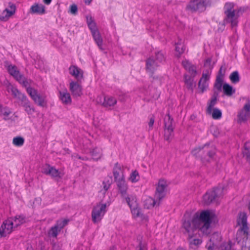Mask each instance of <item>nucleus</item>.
Wrapping results in <instances>:
<instances>
[{
  "mask_svg": "<svg viewBox=\"0 0 250 250\" xmlns=\"http://www.w3.org/2000/svg\"><path fill=\"white\" fill-rule=\"evenodd\" d=\"M214 216V213L209 210L197 212L191 218H187L185 216V220L182 226L184 229L183 231L188 237L191 247L197 246L201 244V239L195 238L197 232L198 230H200L203 233L207 234L211 220Z\"/></svg>",
  "mask_w": 250,
  "mask_h": 250,
  "instance_id": "f257e3e1",
  "label": "nucleus"
},
{
  "mask_svg": "<svg viewBox=\"0 0 250 250\" xmlns=\"http://www.w3.org/2000/svg\"><path fill=\"white\" fill-rule=\"evenodd\" d=\"M124 198L129 206L133 217L139 221L143 223L146 222L148 220V217L142 213L141 210L138 206L136 197L133 195H126Z\"/></svg>",
  "mask_w": 250,
  "mask_h": 250,
  "instance_id": "f03ea898",
  "label": "nucleus"
},
{
  "mask_svg": "<svg viewBox=\"0 0 250 250\" xmlns=\"http://www.w3.org/2000/svg\"><path fill=\"white\" fill-rule=\"evenodd\" d=\"M204 66L207 68V70L203 71L202 77L198 83L199 89L202 93L207 91L208 87L211 69L213 67V64L211 63L210 59H208L206 61Z\"/></svg>",
  "mask_w": 250,
  "mask_h": 250,
  "instance_id": "7ed1b4c3",
  "label": "nucleus"
},
{
  "mask_svg": "<svg viewBox=\"0 0 250 250\" xmlns=\"http://www.w3.org/2000/svg\"><path fill=\"white\" fill-rule=\"evenodd\" d=\"M182 64L187 70V72L185 75V83L188 86H191L193 84L195 83L194 78L197 74L196 67L191 65L187 60L183 61Z\"/></svg>",
  "mask_w": 250,
  "mask_h": 250,
  "instance_id": "20e7f679",
  "label": "nucleus"
},
{
  "mask_svg": "<svg viewBox=\"0 0 250 250\" xmlns=\"http://www.w3.org/2000/svg\"><path fill=\"white\" fill-rule=\"evenodd\" d=\"M7 69L9 74L23 86L27 87L30 85L31 80L26 79L23 75L21 74L15 65H9Z\"/></svg>",
  "mask_w": 250,
  "mask_h": 250,
  "instance_id": "39448f33",
  "label": "nucleus"
},
{
  "mask_svg": "<svg viewBox=\"0 0 250 250\" xmlns=\"http://www.w3.org/2000/svg\"><path fill=\"white\" fill-rule=\"evenodd\" d=\"M25 87L27 93L35 104L42 107L46 105L47 101L45 95L39 93L36 89L30 87V85Z\"/></svg>",
  "mask_w": 250,
  "mask_h": 250,
  "instance_id": "423d86ee",
  "label": "nucleus"
},
{
  "mask_svg": "<svg viewBox=\"0 0 250 250\" xmlns=\"http://www.w3.org/2000/svg\"><path fill=\"white\" fill-rule=\"evenodd\" d=\"M106 207L105 204H99L93 208L91 217L92 220L94 223H97L102 220L106 211Z\"/></svg>",
  "mask_w": 250,
  "mask_h": 250,
  "instance_id": "0eeeda50",
  "label": "nucleus"
},
{
  "mask_svg": "<svg viewBox=\"0 0 250 250\" xmlns=\"http://www.w3.org/2000/svg\"><path fill=\"white\" fill-rule=\"evenodd\" d=\"M15 229L14 221L12 218H9L3 222L0 227V235L1 237L6 236Z\"/></svg>",
  "mask_w": 250,
  "mask_h": 250,
  "instance_id": "6e6552de",
  "label": "nucleus"
},
{
  "mask_svg": "<svg viewBox=\"0 0 250 250\" xmlns=\"http://www.w3.org/2000/svg\"><path fill=\"white\" fill-rule=\"evenodd\" d=\"M167 185V182L166 180L164 179L159 180L155 194V197L157 199L161 200L165 196L166 190Z\"/></svg>",
  "mask_w": 250,
  "mask_h": 250,
  "instance_id": "1a4fd4ad",
  "label": "nucleus"
},
{
  "mask_svg": "<svg viewBox=\"0 0 250 250\" xmlns=\"http://www.w3.org/2000/svg\"><path fill=\"white\" fill-rule=\"evenodd\" d=\"M164 60V56L161 52H158L156 55V59L149 58L146 62V68L150 71L154 70L160 63Z\"/></svg>",
  "mask_w": 250,
  "mask_h": 250,
  "instance_id": "9d476101",
  "label": "nucleus"
},
{
  "mask_svg": "<svg viewBox=\"0 0 250 250\" xmlns=\"http://www.w3.org/2000/svg\"><path fill=\"white\" fill-rule=\"evenodd\" d=\"M237 224L241 227L240 232H243L244 234L248 233L249 228L247 224V216L244 212H240L237 218Z\"/></svg>",
  "mask_w": 250,
  "mask_h": 250,
  "instance_id": "9b49d317",
  "label": "nucleus"
},
{
  "mask_svg": "<svg viewBox=\"0 0 250 250\" xmlns=\"http://www.w3.org/2000/svg\"><path fill=\"white\" fill-rule=\"evenodd\" d=\"M42 173L51 176L53 178H61L64 175L63 173L56 169L53 167L48 165L43 166L42 169Z\"/></svg>",
  "mask_w": 250,
  "mask_h": 250,
  "instance_id": "f8f14e48",
  "label": "nucleus"
},
{
  "mask_svg": "<svg viewBox=\"0 0 250 250\" xmlns=\"http://www.w3.org/2000/svg\"><path fill=\"white\" fill-rule=\"evenodd\" d=\"M3 85L5 86L7 92L8 93H11L14 98L21 100L25 96L24 94L20 92L17 87L12 85L8 81H4Z\"/></svg>",
  "mask_w": 250,
  "mask_h": 250,
  "instance_id": "ddd939ff",
  "label": "nucleus"
},
{
  "mask_svg": "<svg viewBox=\"0 0 250 250\" xmlns=\"http://www.w3.org/2000/svg\"><path fill=\"white\" fill-rule=\"evenodd\" d=\"M8 6L10 9L6 8L0 15V20L2 21H7L16 12V7L15 4L9 2Z\"/></svg>",
  "mask_w": 250,
  "mask_h": 250,
  "instance_id": "4468645a",
  "label": "nucleus"
},
{
  "mask_svg": "<svg viewBox=\"0 0 250 250\" xmlns=\"http://www.w3.org/2000/svg\"><path fill=\"white\" fill-rule=\"evenodd\" d=\"M165 138L167 140H169L172 137L173 135V127L172 124V119L169 115H167L165 117Z\"/></svg>",
  "mask_w": 250,
  "mask_h": 250,
  "instance_id": "2eb2a0df",
  "label": "nucleus"
},
{
  "mask_svg": "<svg viewBox=\"0 0 250 250\" xmlns=\"http://www.w3.org/2000/svg\"><path fill=\"white\" fill-rule=\"evenodd\" d=\"M79 82L71 81L69 83V90L75 97H80L83 94L82 88Z\"/></svg>",
  "mask_w": 250,
  "mask_h": 250,
  "instance_id": "dca6fc26",
  "label": "nucleus"
},
{
  "mask_svg": "<svg viewBox=\"0 0 250 250\" xmlns=\"http://www.w3.org/2000/svg\"><path fill=\"white\" fill-rule=\"evenodd\" d=\"M69 72L78 82L83 79V71L75 65H71L69 68Z\"/></svg>",
  "mask_w": 250,
  "mask_h": 250,
  "instance_id": "f3484780",
  "label": "nucleus"
},
{
  "mask_svg": "<svg viewBox=\"0 0 250 250\" xmlns=\"http://www.w3.org/2000/svg\"><path fill=\"white\" fill-rule=\"evenodd\" d=\"M238 11L232 14L226 15V18L224 22L226 23L230 24L232 27L237 26L238 23V19L239 15H238Z\"/></svg>",
  "mask_w": 250,
  "mask_h": 250,
  "instance_id": "a211bd4d",
  "label": "nucleus"
},
{
  "mask_svg": "<svg viewBox=\"0 0 250 250\" xmlns=\"http://www.w3.org/2000/svg\"><path fill=\"white\" fill-rule=\"evenodd\" d=\"M30 12L32 14L43 15L45 13V7L42 4L35 3L31 6Z\"/></svg>",
  "mask_w": 250,
  "mask_h": 250,
  "instance_id": "6ab92c4d",
  "label": "nucleus"
},
{
  "mask_svg": "<svg viewBox=\"0 0 250 250\" xmlns=\"http://www.w3.org/2000/svg\"><path fill=\"white\" fill-rule=\"evenodd\" d=\"M124 167L117 164L113 169V175L116 181L125 178L124 174Z\"/></svg>",
  "mask_w": 250,
  "mask_h": 250,
  "instance_id": "aec40b11",
  "label": "nucleus"
},
{
  "mask_svg": "<svg viewBox=\"0 0 250 250\" xmlns=\"http://www.w3.org/2000/svg\"><path fill=\"white\" fill-rule=\"evenodd\" d=\"M21 101V105L24 107V110L28 115H32L35 112V108L31 104L26 96Z\"/></svg>",
  "mask_w": 250,
  "mask_h": 250,
  "instance_id": "412c9836",
  "label": "nucleus"
},
{
  "mask_svg": "<svg viewBox=\"0 0 250 250\" xmlns=\"http://www.w3.org/2000/svg\"><path fill=\"white\" fill-rule=\"evenodd\" d=\"M221 239L220 234L218 233H214L210 238V242L207 244V247L208 250H213L217 247V241Z\"/></svg>",
  "mask_w": 250,
  "mask_h": 250,
  "instance_id": "4be33fe9",
  "label": "nucleus"
},
{
  "mask_svg": "<svg viewBox=\"0 0 250 250\" xmlns=\"http://www.w3.org/2000/svg\"><path fill=\"white\" fill-rule=\"evenodd\" d=\"M60 99L62 102L66 105L70 104L71 103V98L70 94L66 89L59 92Z\"/></svg>",
  "mask_w": 250,
  "mask_h": 250,
  "instance_id": "5701e85b",
  "label": "nucleus"
},
{
  "mask_svg": "<svg viewBox=\"0 0 250 250\" xmlns=\"http://www.w3.org/2000/svg\"><path fill=\"white\" fill-rule=\"evenodd\" d=\"M119 189L123 197L126 196V192L128 189V185L125 178L116 181Z\"/></svg>",
  "mask_w": 250,
  "mask_h": 250,
  "instance_id": "b1692460",
  "label": "nucleus"
},
{
  "mask_svg": "<svg viewBox=\"0 0 250 250\" xmlns=\"http://www.w3.org/2000/svg\"><path fill=\"white\" fill-rule=\"evenodd\" d=\"M215 198V192L213 190H208L203 195V201L206 204H209Z\"/></svg>",
  "mask_w": 250,
  "mask_h": 250,
  "instance_id": "393cba45",
  "label": "nucleus"
},
{
  "mask_svg": "<svg viewBox=\"0 0 250 250\" xmlns=\"http://www.w3.org/2000/svg\"><path fill=\"white\" fill-rule=\"evenodd\" d=\"M140 176L136 170H132L128 177V181L131 183H136L139 181Z\"/></svg>",
  "mask_w": 250,
  "mask_h": 250,
  "instance_id": "a878e982",
  "label": "nucleus"
},
{
  "mask_svg": "<svg viewBox=\"0 0 250 250\" xmlns=\"http://www.w3.org/2000/svg\"><path fill=\"white\" fill-rule=\"evenodd\" d=\"M156 202L154 199L149 196L146 197L143 200L144 206L145 208L149 209L152 208Z\"/></svg>",
  "mask_w": 250,
  "mask_h": 250,
  "instance_id": "bb28decb",
  "label": "nucleus"
},
{
  "mask_svg": "<svg viewBox=\"0 0 250 250\" xmlns=\"http://www.w3.org/2000/svg\"><path fill=\"white\" fill-rule=\"evenodd\" d=\"M185 50V47L183 41L180 40L175 44V54L179 56Z\"/></svg>",
  "mask_w": 250,
  "mask_h": 250,
  "instance_id": "cd10ccee",
  "label": "nucleus"
},
{
  "mask_svg": "<svg viewBox=\"0 0 250 250\" xmlns=\"http://www.w3.org/2000/svg\"><path fill=\"white\" fill-rule=\"evenodd\" d=\"M189 6L194 10L202 11L205 9L204 4L201 1H194L193 2H191L189 4Z\"/></svg>",
  "mask_w": 250,
  "mask_h": 250,
  "instance_id": "c85d7f7f",
  "label": "nucleus"
},
{
  "mask_svg": "<svg viewBox=\"0 0 250 250\" xmlns=\"http://www.w3.org/2000/svg\"><path fill=\"white\" fill-rule=\"evenodd\" d=\"M223 90L224 94L228 96H231L235 92V89L228 83L223 84Z\"/></svg>",
  "mask_w": 250,
  "mask_h": 250,
  "instance_id": "c756f323",
  "label": "nucleus"
},
{
  "mask_svg": "<svg viewBox=\"0 0 250 250\" xmlns=\"http://www.w3.org/2000/svg\"><path fill=\"white\" fill-rule=\"evenodd\" d=\"M250 117V114L242 109L238 113V120L239 122L247 121Z\"/></svg>",
  "mask_w": 250,
  "mask_h": 250,
  "instance_id": "7c9ffc66",
  "label": "nucleus"
},
{
  "mask_svg": "<svg viewBox=\"0 0 250 250\" xmlns=\"http://www.w3.org/2000/svg\"><path fill=\"white\" fill-rule=\"evenodd\" d=\"M224 9L226 15L237 12L234 8V4L231 2L227 3L225 5Z\"/></svg>",
  "mask_w": 250,
  "mask_h": 250,
  "instance_id": "2f4dec72",
  "label": "nucleus"
},
{
  "mask_svg": "<svg viewBox=\"0 0 250 250\" xmlns=\"http://www.w3.org/2000/svg\"><path fill=\"white\" fill-rule=\"evenodd\" d=\"M12 218L13 219L15 229L25 222V217L21 215H17L14 218Z\"/></svg>",
  "mask_w": 250,
  "mask_h": 250,
  "instance_id": "473e14b6",
  "label": "nucleus"
},
{
  "mask_svg": "<svg viewBox=\"0 0 250 250\" xmlns=\"http://www.w3.org/2000/svg\"><path fill=\"white\" fill-rule=\"evenodd\" d=\"M0 113L3 116V119L7 120L10 119L9 116L12 113V112L9 108L6 107H2L0 104Z\"/></svg>",
  "mask_w": 250,
  "mask_h": 250,
  "instance_id": "72a5a7b5",
  "label": "nucleus"
},
{
  "mask_svg": "<svg viewBox=\"0 0 250 250\" xmlns=\"http://www.w3.org/2000/svg\"><path fill=\"white\" fill-rule=\"evenodd\" d=\"M208 114L211 115L214 119H219L222 117V112L218 108H214L207 111Z\"/></svg>",
  "mask_w": 250,
  "mask_h": 250,
  "instance_id": "f704fd0d",
  "label": "nucleus"
},
{
  "mask_svg": "<svg viewBox=\"0 0 250 250\" xmlns=\"http://www.w3.org/2000/svg\"><path fill=\"white\" fill-rule=\"evenodd\" d=\"M213 190L215 192V197H220L227 193V188L224 187H219Z\"/></svg>",
  "mask_w": 250,
  "mask_h": 250,
  "instance_id": "c9c22d12",
  "label": "nucleus"
},
{
  "mask_svg": "<svg viewBox=\"0 0 250 250\" xmlns=\"http://www.w3.org/2000/svg\"><path fill=\"white\" fill-rule=\"evenodd\" d=\"M92 34L97 45L99 46V47L101 48V45L102 43V39L99 33V32L98 30H97L96 31L92 32Z\"/></svg>",
  "mask_w": 250,
  "mask_h": 250,
  "instance_id": "e433bc0d",
  "label": "nucleus"
},
{
  "mask_svg": "<svg viewBox=\"0 0 250 250\" xmlns=\"http://www.w3.org/2000/svg\"><path fill=\"white\" fill-rule=\"evenodd\" d=\"M222 69V68H220L219 74L217 77L215 83V87L217 89H220L222 85L223 75L221 73Z\"/></svg>",
  "mask_w": 250,
  "mask_h": 250,
  "instance_id": "4c0bfd02",
  "label": "nucleus"
},
{
  "mask_svg": "<svg viewBox=\"0 0 250 250\" xmlns=\"http://www.w3.org/2000/svg\"><path fill=\"white\" fill-rule=\"evenodd\" d=\"M60 232L59 229L54 226L50 229L48 234L50 237L56 238Z\"/></svg>",
  "mask_w": 250,
  "mask_h": 250,
  "instance_id": "58836bf2",
  "label": "nucleus"
},
{
  "mask_svg": "<svg viewBox=\"0 0 250 250\" xmlns=\"http://www.w3.org/2000/svg\"><path fill=\"white\" fill-rule=\"evenodd\" d=\"M67 220H60L57 221L55 226L61 231L62 229L67 224Z\"/></svg>",
  "mask_w": 250,
  "mask_h": 250,
  "instance_id": "ea45409f",
  "label": "nucleus"
},
{
  "mask_svg": "<svg viewBox=\"0 0 250 250\" xmlns=\"http://www.w3.org/2000/svg\"><path fill=\"white\" fill-rule=\"evenodd\" d=\"M231 82L233 83H236L239 82L240 78L238 72H233L229 76Z\"/></svg>",
  "mask_w": 250,
  "mask_h": 250,
  "instance_id": "a19ab883",
  "label": "nucleus"
},
{
  "mask_svg": "<svg viewBox=\"0 0 250 250\" xmlns=\"http://www.w3.org/2000/svg\"><path fill=\"white\" fill-rule=\"evenodd\" d=\"M101 150L100 148H95L91 152L92 158L94 160H97L101 156Z\"/></svg>",
  "mask_w": 250,
  "mask_h": 250,
  "instance_id": "79ce46f5",
  "label": "nucleus"
},
{
  "mask_svg": "<svg viewBox=\"0 0 250 250\" xmlns=\"http://www.w3.org/2000/svg\"><path fill=\"white\" fill-rule=\"evenodd\" d=\"M24 140L21 137H16L13 139V144L17 146H21L24 144Z\"/></svg>",
  "mask_w": 250,
  "mask_h": 250,
  "instance_id": "37998d69",
  "label": "nucleus"
},
{
  "mask_svg": "<svg viewBox=\"0 0 250 250\" xmlns=\"http://www.w3.org/2000/svg\"><path fill=\"white\" fill-rule=\"evenodd\" d=\"M244 154L247 157L248 160L250 162V142H247L245 144Z\"/></svg>",
  "mask_w": 250,
  "mask_h": 250,
  "instance_id": "c03bdc74",
  "label": "nucleus"
},
{
  "mask_svg": "<svg viewBox=\"0 0 250 250\" xmlns=\"http://www.w3.org/2000/svg\"><path fill=\"white\" fill-rule=\"evenodd\" d=\"M217 99L216 98L214 97H212L210 101L208 103V106L207 108V111L214 109V106L216 104Z\"/></svg>",
  "mask_w": 250,
  "mask_h": 250,
  "instance_id": "a18cd8bd",
  "label": "nucleus"
},
{
  "mask_svg": "<svg viewBox=\"0 0 250 250\" xmlns=\"http://www.w3.org/2000/svg\"><path fill=\"white\" fill-rule=\"evenodd\" d=\"M78 11V8L76 4H72L70 6L69 12L73 15H76Z\"/></svg>",
  "mask_w": 250,
  "mask_h": 250,
  "instance_id": "49530a36",
  "label": "nucleus"
},
{
  "mask_svg": "<svg viewBox=\"0 0 250 250\" xmlns=\"http://www.w3.org/2000/svg\"><path fill=\"white\" fill-rule=\"evenodd\" d=\"M244 110H245L246 112H248L250 114V100L248 99L247 100L246 103L244 105V107L243 108Z\"/></svg>",
  "mask_w": 250,
  "mask_h": 250,
  "instance_id": "de8ad7c7",
  "label": "nucleus"
},
{
  "mask_svg": "<svg viewBox=\"0 0 250 250\" xmlns=\"http://www.w3.org/2000/svg\"><path fill=\"white\" fill-rule=\"evenodd\" d=\"M88 26L90 30H91V33L98 30L95 22H94L93 23H89Z\"/></svg>",
  "mask_w": 250,
  "mask_h": 250,
  "instance_id": "09e8293b",
  "label": "nucleus"
},
{
  "mask_svg": "<svg viewBox=\"0 0 250 250\" xmlns=\"http://www.w3.org/2000/svg\"><path fill=\"white\" fill-rule=\"evenodd\" d=\"M86 21L88 25L89 23H93L94 22L93 19L91 16H87L86 17Z\"/></svg>",
  "mask_w": 250,
  "mask_h": 250,
  "instance_id": "8fccbe9b",
  "label": "nucleus"
},
{
  "mask_svg": "<svg viewBox=\"0 0 250 250\" xmlns=\"http://www.w3.org/2000/svg\"><path fill=\"white\" fill-rule=\"evenodd\" d=\"M215 154V149L214 148L208 152V157L210 158H212L213 155Z\"/></svg>",
  "mask_w": 250,
  "mask_h": 250,
  "instance_id": "3c124183",
  "label": "nucleus"
},
{
  "mask_svg": "<svg viewBox=\"0 0 250 250\" xmlns=\"http://www.w3.org/2000/svg\"><path fill=\"white\" fill-rule=\"evenodd\" d=\"M117 103V101L115 99L110 98V106L115 104Z\"/></svg>",
  "mask_w": 250,
  "mask_h": 250,
  "instance_id": "603ef678",
  "label": "nucleus"
},
{
  "mask_svg": "<svg viewBox=\"0 0 250 250\" xmlns=\"http://www.w3.org/2000/svg\"><path fill=\"white\" fill-rule=\"evenodd\" d=\"M154 122V120L153 118H151L150 119V121L148 123V125H149V127L152 126V125H153Z\"/></svg>",
  "mask_w": 250,
  "mask_h": 250,
  "instance_id": "864d4df0",
  "label": "nucleus"
},
{
  "mask_svg": "<svg viewBox=\"0 0 250 250\" xmlns=\"http://www.w3.org/2000/svg\"><path fill=\"white\" fill-rule=\"evenodd\" d=\"M101 103L105 106H106L108 105V101H106L105 100V98L104 97V102L101 101Z\"/></svg>",
  "mask_w": 250,
  "mask_h": 250,
  "instance_id": "5fc2aeb1",
  "label": "nucleus"
},
{
  "mask_svg": "<svg viewBox=\"0 0 250 250\" xmlns=\"http://www.w3.org/2000/svg\"><path fill=\"white\" fill-rule=\"evenodd\" d=\"M51 1L52 0H43V2L47 5L50 4Z\"/></svg>",
  "mask_w": 250,
  "mask_h": 250,
  "instance_id": "6e6d98bb",
  "label": "nucleus"
},
{
  "mask_svg": "<svg viewBox=\"0 0 250 250\" xmlns=\"http://www.w3.org/2000/svg\"><path fill=\"white\" fill-rule=\"evenodd\" d=\"M85 3L89 4L92 0H84Z\"/></svg>",
  "mask_w": 250,
  "mask_h": 250,
  "instance_id": "4d7b16f0",
  "label": "nucleus"
},
{
  "mask_svg": "<svg viewBox=\"0 0 250 250\" xmlns=\"http://www.w3.org/2000/svg\"><path fill=\"white\" fill-rule=\"evenodd\" d=\"M104 188L105 189V190H107L108 188V187H106V186H104Z\"/></svg>",
  "mask_w": 250,
  "mask_h": 250,
  "instance_id": "13d9d810",
  "label": "nucleus"
},
{
  "mask_svg": "<svg viewBox=\"0 0 250 250\" xmlns=\"http://www.w3.org/2000/svg\"><path fill=\"white\" fill-rule=\"evenodd\" d=\"M195 151H196V150H193V151H192V153H193L194 154H196Z\"/></svg>",
  "mask_w": 250,
  "mask_h": 250,
  "instance_id": "bf43d9fd",
  "label": "nucleus"
},
{
  "mask_svg": "<svg viewBox=\"0 0 250 250\" xmlns=\"http://www.w3.org/2000/svg\"><path fill=\"white\" fill-rule=\"evenodd\" d=\"M55 248H56V246H54V247H53V250H55Z\"/></svg>",
  "mask_w": 250,
  "mask_h": 250,
  "instance_id": "052dcab7",
  "label": "nucleus"
},
{
  "mask_svg": "<svg viewBox=\"0 0 250 250\" xmlns=\"http://www.w3.org/2000/svg\"><path fill=\"white\" fill-rule=\"evenodd\" d=\"M200 152L201 153H202V150L200 149Z\"/></svg>",
  "mask_w": 250,
  "mask_h": 250,
  "instance_id": "680f3d73",
  "label": "nucleus"
}]
</instances>
